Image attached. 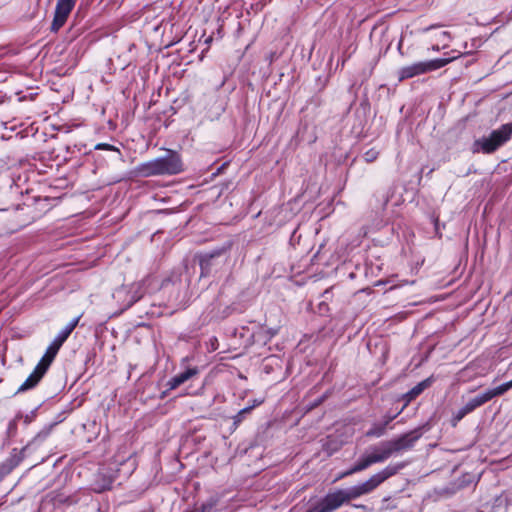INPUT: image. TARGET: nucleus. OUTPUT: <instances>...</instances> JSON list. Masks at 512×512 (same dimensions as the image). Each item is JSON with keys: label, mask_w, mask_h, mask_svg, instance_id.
I'll return each mask as SVG.
<instances>
[{"label": "nucleus", "mask_w": 512, "mask_h": 512, "mask_svg": "<svg viewBox=\"0 0 512 512\" xmlns=\"http://www.w3.org/2000/svg\"><path fill=\"white\" fill-rule=\"evenodd\" d=\"M491 133L494 135V138H497L504 145L512 136V123L503 124Z\"/></svg>", "instance_id": "dca6fc26"}, {"label": "nucleus", "mask_w": 512, "mask_h": 512, "mask_svg": "<svg viewBox=\"0 0 512 512\" xmlns=\"http://www.w3.org/2000/svg\"><path fill=\"white\" fill-rule=\"evenodd\" d=\"M379 156V151L376 148H371L363 154V159L367 163L375 161Z\"/></svg>", "instance_id": "412c9836"}, {"label": "nucleus", "mask_w": 512, "mask_h": 512, "mask_svg": "<svg viewBox=\"0 0 512 512\" xmlns=\"http://www.w3.org/2000/svg\"><path fill=\"white\" fill-rule=\"evenodd\" d=\"M212 41V37H209L207 40H206V43H210Z\"/></svg>", "instance_id": "c9c22d12"}, {"label": "nucleus", "mask_w": 512, "mask_h": 512, "mask_svg": "<svg viewBox=\"0 0 512 512\" xmlns=\"http://www.w3.org/2000/svg\"><path fill=\"white\" fill-rule=\"evenodd\" d=\"M154 281L155 279L149 276L140 282L121 286L115 290L113 297L118 303H120L123 309H128L134 303L139 301L146 293L151 292L156 288V286L152 288Z\"/></svg>", "instance_id": "7ed1b4c3"}, {"label": "nucleus", "mask_w": 512, "mask_h": 512, "mask_svg": "<svg viewBox=\"0 0 512 512\" xmlns=\"http://www.w3.org/2000/svg\"><path fill=\"white\" fill-rule=\"evenodd\" d=\"M182 170L183 165L179 155L171 151L165 156L141 163L136 167L137 174L142 177L174 175Z\"/></svg>", "instance_id": "f03ea898"}, {"label": "nucleus", "mask_w": 512, "mask_h": 512, "mask_svg": "<svg viewBox=\"0 0 512 512\" xmlns=\"http://www.w3.org/2000/svg\"><path fill=\"white\" fill-rule=\"evenodd\" d=\"M372 450L373 452L367 455V457L370 458L372 464L382 463L389 459L393 454L387 441L382 442L379 446L373 447Z\"/></svg>", "instance_id": "ddd939ff"}, {"label": "nucleus", "mask_w": 512, "mask_h": 512, "mask_svg": "<svg viewBox=\"0 0 512 512\" xmlns=\"http://www.w3.org/2000/svg\"><path fill=\"white\" fill-rule=\"evenodd\" d=\"M357 472H359V470L357 469V467L355 465H353L351 468H349L348 470H346L343 473H341L340 476L338 477V479L350 476V475L355 474Z\"/></svg>", "instance_id": "b1692460"}, {"label": "nucleus", "mask_w": 512, "mask_h": 512, "mask_svg": "<svg viewBox=\"0 0 512 512\" xmlns=\"http://www.w3.org/2000/svg\"><path fill=\"white\" fill-rule=\"evenodd\" d=\"M357 472H359V470L357 469V467L355 465H353L351 468H349L348 470H346L343 473H341L340 476L338 477V479L350 476V475L355 474Z\"/></svg>", "instance_id": "393cba45"}, {"label": "nucleus", "mask_w": 512, "mask_h": 512, "mask_svg": "<svg viewBox=\"0 0 512 512\" xmlns=\"http://www.w3.org/2000/svg\"><path fill=\"white\" fill-rule=\"evenodd\" d=\"M249 414V408H243L234 415L232 417V425L230 427L231 432H234Z\"/></svg>", "instance_id": "a211bd4d"}, {"label": "nucleus", "mask_w": 512, "mask_h": 512, "mask_svg": "<svg viewBox=\"0 0 512 512\" xmlns=\"http://www.w3.org/2000/svg\"><path fill=\"white\" fill-rule=\"evenodd\" d=\"M225 252L226 249L222 248L206 253L200 257L199 264L202 277L208 276L214 267L225 262L226 259L223 257Z\"/></svg>", "instance_id": "9d476101"}, {"label": "nucleus", "mask_w": 512, "mask_h": 512, "mask_svg": "<svg viewBox=\"0 0 512 512\" xmlns=\"http://www.w3.org/2000/svg\"><path fill=\"white\" fill-rule=\"evenodd\" d=\"M433 383V378L428 377L424 379L423 381L419 382L417 385H415L412 389H410L404 396V400L409 403L412 400H414L416 397H418L425 389L430 387Z\"/></svg>", "instance_id": "2eb2a0df"}, {"label": "nucleus", "mask_w": 512, "mask_h": 512, "mask_svg": "<svg viewBox=\"0 0 512 512\" xmlns=\"http://www.w3.org/2000/svg\"><path fill=\"white\" fill-rule=\"evenodd\" d=\"M262 403H263V400H262V399H254V400H252V401L249 403V405H248V406H246L245 408H249V413H251V411H252L255 407H257V406L261 405Z\"/></svg>", "instance_id": "bb28decb"}, {"label": "nucleus", "mask_w": 512, "mask_h": 512, "mask_svg": "<svg viewBox=\"0 0 512 512\" xmlns=\"http://www.w3.org/2000/svg\"><path fill=\"white\" fill-rule=\"evenodd\" d=\"M354 465L357 467V469L360 472V471L367 469L368 467H370L373 464H372L370 458L367 457V455H364L361 458H359L358 461Z\"/></svg>", "instance_id": "aec40b11"}, {"label": "nucleus", "mask_w": 512, "mask_h": 512, "mask_svg": "<svg viewBox=\"0 0 512 512\" xmlns=\"http://www.w3.org/2000/svg\"><path fill=\"white\" fill-rule=\"evenodd\" d=\"M509 389L510 388H509V385L507 382L501 384L500 386H498L496 388L489 389V390L485 391L484 393H481V394L475 396L474 398L470 399L465 404L467 406V410H469L470 412H473L476 408L484 405L485 403H487L494 397L503 395Z\"/></svg>", "instance_id": "6e6552de"}, {"label": "nucleus", "mask_w": 512, "mask_h": 512, "mask_svg": "<svg viewBox=\"0 0 512 512\" xmlns=\"http://www.w3.org/2000/svg\"><path fill=\"white\" fill-rule=\"evenodd\" d=\"M471 413L469 410H467V406L464 405L462 408H460L454 415L451 420L452 425L456 426L459 421H461L467 414Z\"/></svg>", "instance_id": "6ab92c4d"}, {"label": "nucleus", "mask_w": 512, "mask_h": 512, "mask_svg": "<svg viewBox=\"0 0 512 512\" xmlns=\"http://www.w3.org/2000/svg\"><path fill=\"white\" fill-rule=\"evenodd\" d=\"M357 472H359V470L357 469V467L355 465H353L351 468H349L348 470H346L343 473H341L340 476L338 477V479L350 476V475L355 474Z\"/></svg>", "instance_id": "a878e982"}, {"label": "nucleus", "mask_w": 512, "mask_h": 512, "mask_svg": "<svg viewBox=\"0 0 512 512\" xmlns=\"http://www.w3.org/2000/svg\"><path fill=\"white\" fill-rule=\"evenodd\" d=\"M96 149H106V150H115V151H119L117 148H115L114 146L110 145V144H107V143H100V144H97L96 145Z\"/></svg>", "instance_id": "cd10ccee"}, {"label": "nucleus", "mask_w": 512, "mask_h": 512, "mask_svg": "<svg viewBox=\"0 0 512 512\" xmlns=\"http://www.w3.org/2000/svg\"><path fill=\"white\" fill-rule=\"evenodd\" d=\"M398 414L395 415H385L381 420L388 427L389 424L397 417Z\"/></svg>", "instance_id": "c85d7f7f"}, {"label": "nucleus", "mask_w": 512, "mask_h": 512, "mask_svg": "<svg viewBox=\"0 0 512 512\" xmlns=\"http://www.w3.org/2000/svg\"><path fill=\"white\" fill-rule=\"evenodd\" d=\"M198 373L199 369L197 367L187 368L185 371L175 375L167 382L168 390L176 389Z\"/></svg>", "instance_id": "4468645a"}, {"label": "nucleus", "mask_w": 512, "mask_h": 512, "mask_svg": "<svg viewBox=\"0 0 512 512\" xmlns=\"http://www.w3.org/2000/svg\"><path fill=\"white\" fill-rule=\"evenodd\" d=\"M17 429V423H16V420H12L9 422L8 424V433H11V432H14L16 431Z\"/></svg>", "instance_id": "7c9ffc66"}, {"label": "nucleus", "mask_w": 512, "mask_h": 512, "mask_svg": "<svg viewBox=\"0 0 512 512\" xmlns=\"http://www.w3.org/2000/svg\"><path fill=\"white\" fill-rule=\"evenodd\" d=\"M420 429H414L405 434H402L398 438L387 441L393 454L402 450L411 449L418 439L421 437Z\"/></svg>", "instance_id": "1a4fd4ad"}, {"label": "nucleus", "mask_w": 512, "mask_h": 512, "mask_svg": "<svg viewBox=\"0 0 512 512\" xmlns=\"http://www.w3.org/2000/svg\"><path fill=\"white\" fill-rule=\"evenodd\" d=\"M460 54L449 57V58H437L428 61L416 62L411 65L402 67L398 70V79L403 81L405 79L413 78L418 75H422L431 71L438 70L448 63L458 58Z\"/></svg>", "instance_id": "20e7f679"}, {"label": "nucleus", "mask_w": 512, "mask_h": 512, "mask_svg": "<svg viewBox=\"0 0 512 512\" xmlns=\"http://www.w3.org/2000/svg\"><path fill=\"white\" fill-rule=\"evenodd\" d=\"M77 0H58L54 18L51 24V30L57 32L67 21V18L73 10Z\"/></svg>", "instance_id": "423d86ee"}, {"label": "nucleus", "mask_w": 512, "mask_h": 512, "mask_svg": "<svg viewBox=\"0 0 512 512\" xmlns=\"http://www.w3.org/2000/svg\"><path fill=\"white\" fill-rule=\"evenodd\" d=\"M402 44H403V41L402 39L399 41L398 43V50L401 52V48H402Z\"/></svg>", "instance_id": "473e14b6"}, {"label": "nucleus", "mask_w": 512, "mask_h": 512, "mask_svg": "<svg viewBox=\"0 0 512 512\" xmlns=\"http://www.w3.org/2000/svg\"><path fill=\"white\" fill-rule=\"evenodd\" d=\"M327 294H329L328 290H326L323 295L326 296Z\"/></svg>", "instance_id": "e433bc0d"}, {"label": "nucleus", "mask_w": 512, "mask_h": 512, "mask_svg": "<svg viewBox=\"0 0 512 512\" xmlns=\"http://www.w3.org/2000/svg\"><path fill=\"white\" fill-rule=\"evenodd\" d=\"M432 50H434V51H439V46H438V45H433V46H432Z\"/></svg>", "instance_id": "72a5a7b5"}, {"label": "nucleus", "mask_w": 512, "mask_h": 512, "mask_svg": "<svg viewBox=\"0 0 512 512\" xmlns=\"http://www.w3.org/2000/svg\"><path fill=\"white\" fill-rule=\"evenodd\" d=\"M507 383H508V385H509V388L511 389V388H512V380H511V381H508Z\"/></svg>", "instance_id": "f704fd0d"}, {"label": "nucleus", "mask_w": 512, "mask_h": 512, "mask_svg": "<svg viewBox=\"0 0 512 512\" xmlns=\"http://www.w3.org/2000/svg\"><path fill=\"white\" fill-rule=\"evenodd\" d=\"M473 482V479L470 475H463L461 479L458 480V488H464L470 485Z\"/></svg>", "instance_id": "4be33fe9"}, {"label": "nucleus", "mask_w": 512, "mask_h": 512, "mask_svg": "<svg viewBox=\"0 0 512 512\" xmlns=\"http://www.w3.org/2000/svg\"><path fill=\"white\" fill-rule=\"evenodd\" d=\"M111 487V481H108L106 484L102 485L101 487L99 488H94V490L98 493L102 492V491H105V490H108L110 489Z\"/></svg>", "instance_id": "c756f323"}, {"label": "nucleus", "mask_w": 512, "mask_h": 512, "mask_svg": "<svg viewBox=\"0 0 512 512\" xmlns=\"http://www.w3.org/2000/svg\"><path fill=\"white\" fill-rule=\"evenodd\" d=\"M448 38H449V33H448V32H446V31H442V32L440 33V35H439V39H440V40H442V41H444V40H446V39H448Z\"/></svg>", "instance_id": "2f4dec72"}, {"label": "nucleus", "mask_w": 512, "mask_h": 512, "mask_svg": "<svg viewBox=\"0 0 512 512\" xmlns=\"http://www.w3.org/2000/svg\"><path fill=\"white\" fill-rule=\"evenodd\" d=\"M49 365L45 364L42 360L39 361L33 372L28 376V378L23 382V384L18 388L17 393L26 392L32 388H34L39 381L42 379L46 371L48 370Z\"/></svg>", "instance_id": "9b49d317"}, {"label": "nucleus", "mask_w": 512, "mask_h": 512, "mask_svg": "<svg viewBox=\"0 0 512 512\" xmlns=\"http://www.w3.org/2000/svg\"><path fill=\"white\" fill-rule=\"evenodd\" d=\"M81 316H77L73 318L63 329L59 331V333L55 336L53 341L50 343V345L47 347L45 354L41 358V360L47 364L51 365L53 360L55 359L58 351L60 350L61 346L64 344V342L68 339L70 334L73 332V330L76 328V326L79 323Z\"/></svg>", "instance_id": "39448f33"}, {"label": "nucleus", "mask_w": 512, "mask_h": 512, "mask_svg": "<svg viewBox=\"0 0 512 512\" xmlns=\"http://www.w3.org/2000/svg\"><path fill=\"white\" fill-rule=\"evenodd\" d=\"M13 470L12 465H0V481Z\"/></svg>", "instance_id": "5701e85b"}, {"label": "nucleus", "mask_w": 512, "mask_h": 512, "mask_svg": "<svg viewBox=\"0 0 512 512\" xmlns=\"http://www.w3.org/2000/svg\"><path fill=\"white\" fill-rule=\"evenodd\" d=\"M2 103H3V100L0 99V104H2Z\"/></svg>", "instance_id": "4c0bfd02"}, {"label": "nucleus", "mask_w": 512, "mask_h": 512, "mask_svg": "<svg viewBox=\"0 0 512 512\" xmlns=\"http://www.w3.org/2000/svg\"><path fill=\"white\" fill-rule=\"evenodd\" d=\"M475 151H482L486 154H491L495 152L499 147L503 146L502 142L497 138H494V135L490 133L488 137H482L481 139L475 141Z\"/></svg>", "instance_id": "f8f14e48"}, {"label": "nucleus", "mask_w": 512, "mask_h": 512, "mask_svg": "<svg viewBox=\"0 0 512 512\" xmlns=\"http://www.w3.org/2000/svg\"><path fill=\"white\" fill-rule=\"evenodd\" d=\"M387 426L382 421L374 422L370 429L366 431L367 437L380 438L386 434Z\"/></svg>", "instance_id": "f3484780"}, {"label": "nucleus", "mask_w": 512, "mask_h": 512, "mask_svg": "<svg viewBox=\"0 0 512 512\" xmlns=\"http://www.w3.org/2000/svg\"><path fill=\"white\" fill-rule=\"evenodd\" d=\"M403 467L404 464H398L395 466L389 465L382 471L372 475L368 480L361 484L328 493L315 504H312L306 512H333L344 503L372 492L381 483L395 475Z\"/></svg>", "instance_id": "f257e3e1"}, {"label": "nucleus", "mask_w": 512, "mask_h": 512, "mask_svg": "<svg viewBox=\"0 0 512 512\" xmlns=\"http://www.w3.org/2000/svg\"><path fill=\"white\" fill-rule=\"evenodd\" d=\"M50 428H45L41 430L25 447H23L21 450L14 449V453L12 456L3 463L4 465H12L13 469L17 467L22 460L25 457V453L27 450H29L32 446H37L41 444L49 435Z\"/></svg>", "instance_id": "0eeeda50"}, {"label": "nucleus", "mask_w": 512, "mask_h": 512, "mask_svg": "<svg viewBox=\"0 0 512 512\" xmlns=\"http://www.w3.org/2000/svg\"><path fill=\"white\" fill-rule=\"evenodd\" d=\"M0 211H2V209H0Z\"/></svg>", "instance_id": "58836bf2"}]
</instances>
